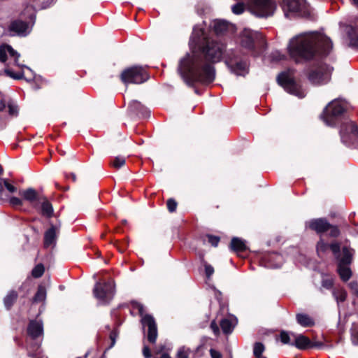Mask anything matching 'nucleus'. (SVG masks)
Listing matches in <instances>:
<instances>
[{
	"label": "nucleus",
	"instance_id": "nucleus-1",
	"mask_svg": "<svg viewBox=\"0 0 358 358\" xmlns=\"http://www.w3.org/2000/svg\"><path fill=\"white\" fill-rule=\"evenodd\" d=\"M224 45L215 39L206 41L196 50H191L180 59L178 72L185 82L209 84L215 76L213 64L220 61Z\"/></svg>",
	"mask_w": 358,
	"mask_h": 358
},
{
	"label": "nucleus",
	"instance_id": "nucleus-2",
	"mask_svg": "<svg viewBox=\"0 0 358 358\" xmlns=\"http://www.w3.org/2000/svg\"><path fill=\"white\" fill-rule=\"evenodd\" d=\"M333 48L330 38L319 32L299 34L289 41V55L296 62L315 59L317 55H327Z\"/></svg>",
	"mask_w": 358,
	"mask_h": 358
},
{
	"label": "nucleus",
	"instance_id": "nucleus-3",
	"mask_svg": "<svg viewBox=\"0 0 358 358\" xmlns=\"http://www.w3.org/2000/svg\"><path fill=\"white\" fill-rule=\"evenodd\" d=\"M20 54L9 45L0 46V62L5 64V73L15 80L22 78L24 73L22 69L27 68L18 63Z\"/></svg>",
	"mask_w": 358,
	"mask_h": 358
},
{
	"label": "nucleus",
	"instance_id": "nucleus-4",
	"mask_svg": "<svg viewBox=\"0 0 358 358\" xmlns=\"http://www.w3.org/2000/svg\"><path fill=\"white\" fill-rule=\"evenodd\" d=\"M331 250L337 260V271L341 280L347 282L352 276L350 264L353 259V250L348 247H343L340 250L339 243H333Z\"/></svg>",
	"mask_w": 358,
	"mask_h": 358
},
{
	"label": "nucleus",
	"instance_id": "nucleus-5",
	"mask_svg": "<svg viewBox=\"0 0 358 358\" xmlns=\"http://www.w3.org/2000/svg\"><path fill=\"white\" fill-rule=\"evenodd\" d=\"M240 45L251 51L256 56L263 51L266 47L264 36L257 31L249 29H243L239 36Z\"/></svg>",
	"mask_w": 358,
	"mask_h": 358
},
{
	"label": "nucleus",
	"instance_id": "nucleus-6",
	"mask_svg": "<svg viewBox=\"0 0 358 358\" xmlns=\"http://www.w3.org/2000/svg\"><path fill=\"white\" fill-rule=\"evenodd\" d=\"M277 81L286 92L300 99L303 98L306 94V90L295 80L294 71L292 69L280 73L277 77Z\"/></svg>",
	"mask_w": 358,
	"mask_h": 358
},
{
	"label": "nucleus",
	"instance_id": "nucleus-7",
	"mask_svg": "<svg viewBox=\"0 0 358 358\" xmlns=\"http://www.w3.org/2000/svg\"><path fill=\"white\" fill-rule=\"evenodd\" d=\"M346 109V103L340 99L332 101L324 109L321 118L326 125L329 127L336 126V123L340 120L341 115Z\"/></svg>",
	"mask_w": 358,
	"mask_h": 358
},
{
	"label": "nucleus",
	"instance_id": "nucleus-8",
	"mask_svg": "<svg viewBox=\"0 0 358 358\" xmlns=\"http://www.w3.org/2000/svg\"><path fill=\"white\" fill-rule=\"evenodd\" d=\"M134 310H136L141 317V324L144 332L147 331V338L150 343H155L157 338V326L155 318L149 314H144V307L138 302L132 304Z\"/></svg>",
	"mask_w": 358,
	"mask_h": 358
},
{
	"label": "nucleus",
	"instance_id": "nucleus-9",
	"mask_svg": "<svg viewBox=\"0 0 358 358\" xmlns=\"http://www.w3.org/2000/svg\"><path fill=\"white\" fill-rule=\"evenodd\" d=\"M281 7L287 17L292 15L308 17L310 15V8L306 0H283Z\"/></svg>",
	"mask_w": 358,
	"mask_h": 358
},
{
	"label": "nucleus",
	"instance_id": "nucleus-10",
	"mask_svg": "<svg viewBox=\"0 0 358 358\" xmlns=\"http://www.w3.org/2000/svg\"><path fill=\"white\" fill-rule=\"evenodd\" d=\"M93 294L99 304H108L115 294L114 282L110 280L105 282H96L93 289Z\"/></svg>",
	"mask_w": 358,
	"mask_h": 358
},
{
	"label": "nucleus",
	"instance_id": "nucleus-11",
	"mask_svg": "<svg viewBox=\"0 0 358 358\" xmlns=\"http://www.w3.org/2000/svg\"><path fill=\"white\" fill-rule=\"evenodd\" d=\"M332 71L333 69L331 66L319 62L310 72L308 79L314 85L326 84L330 80Z\"/></svg>",
	"mask_w": 358,
	"mask_h": 358
},
{
	"label": "nucleus",
	"instance_id": "nucleus-12",
	"mask_svg": "<svg viewBox=\"0 0 358 358\" xmlns=\"http://www.w3.org/2000/svg\"><path fill=\"white\" fill-rule=\"evenodd\" d=\"M275 3L272 0H252L250 7L252 14L258 17H268L275 10Z\"/></svg>",
	"mask_w": 358,
	"mask_h": 358
},
{
	"label": "nucleus",
	"instance_id": "nucleus-13",
	"mask_svg": "<svg viewBox=\"0 0 358 358\" xmlns=\"http://www.w3.org/2000/svg\"><path fill=\"white\" fill-rule=\"evenodd\" d=\"M148 79L146 71L141 66H134L124 70L121 74L122 81L127 85L129 83L141 84Z\"/></svg>",
	"mask_w": 358,
	"mask_h": 358
},
{
	"label": "nucleus",
	"instance_id": "nucleus-14",
	"mask_svg": "<svg viewBox=\"0 0 358 358\" xmlns=\"http://www.w3.org/2000/svg\"><path fill=\"white\" fill-rule=\"evenodd\" d=\"M340 135L341 141L350 146L358 141V127L350 120H345L341 126Z\"/></svg>",
	"mask_w": 358,
	"mask_h": 358
},
{
	"label": "nucleus",
	"instance_id": "nucleus-15",
	"mask_svg": "<svg viewBox=\"0 0 358 358\" xmlns=\"http://www.w3.org/2000/svg\"><path fill=\"white\" fill-rule=\"evenodd\" d=\"M35 19L36 16L32 15L30 18L32 22L31 25L34 24ZM31 27L21 20H15L9 24L8 31L11 36H26L31 32Z\"/></svg>",
	"mask_w": 358,
	"mask_h": 358
},
{
	"label": "nucleus",
	"instance_id": "nucleus-16",
	"mask_svg": "<svg viewBox=\"0 0 358 358\" xmlns=\"http://www.w3.org/2000/svg\"><path fill=\"white\" fill-rule=\"evenodd\" d=\"M210 38H208L203 27L200 25H196L193 28V31L189 41L191 50H196L201 46L206 41Z\"/></svg>",
	"mask_w": 358,
	"mask_h": 358
},
{
	"label": "nucleus",
	"instance_id": "nucleus-17",
	"mask_svg": "<svg viewBox=\"0 0 358 358\" xmlns=\"http://www.w3.org/2000/svg\"><path fill=\"white\" fill-rule=\"evenodd\" d=\"M227 64L231 71L237 76H245L248 73V66L246 62L238 61L229 57Z\"/></svg>",
	"mask_w": 358,
	"mask_h": 358
},
{
	"label": "nucleus",
	"instance_id": "nucleus-18",
	"mask_svg": "<svg viewBox=\"0 0 358 358\" xmlns=\"http://www.w3.org/2000/svg\"><path fill=\"white\" fill-rule=\"evenodd\" d=\"M306 226L315 231L317 233H322L327 230L330 224L324 219H314L306 223Z\"/></svg>",
	"mask_w": 358,
	"mask_h": 358
},
{
	"label": "nucleus",
	"instance_id": "nucleus-19",
	"mask_svg": "<svg viewBox=\"0 0 358 358\" xmlns=\"http://www.w3.org/2000/svg\"><path fill=\"white\" fill-rule=\"evenodd\" d=\"M237 318L233 315L224 318L220 322V327L224 334H231L237 324Z\"/></svg>",
	"mask_w": 358,
	"mask_h": 358
},
{
	"label": "nucleus",
	"instance_id": "nucleus-20",
	"mask_svg": "<svg viewBox=\"0 0 358 358\" xmlns=\"http://www.w3.org/2000/svg\"><path fill=\"white\" fill-rule=\"evenodd\" d=\"M266 261L265 266L271 268H277L281 266L282 263V257L278 254H271L264 257Z\"/></svg>",
	"mask_w": 358,
	"mask_h": 358
},
{
	"label": "nucleus",
	"instance_id": "nucleus-21",
	"mask_svg": "<svg viewBox=\"0 0 358 358\" xmlns=\"http://www.w3.org/2000/svg\"><path fill=\"white\" fill-rule=\"evenodd\" d=\"M27 332L33 338H37L43 334V327L41 321L32 320L29 322Z\"/></svg>",
	"mask_w": 358,
	"mask_h": 358
},
{
	"label": "nucleus",
	"instance_id": "nucleus-22",
	"mask_svg": "<svg viewBox=\"0 0 358 358\" xmlns=\"http://www.w3.org/2000/svg\"><path fill=\"white\" fill-rule=\"evenodd\" d=\"M294 338V345L299 350H306L310 348L311 341L302 334H292Z\"/></svg>",
	"mask_w": 358,
	"mask_h": 358
},
{
	"label": "nucleus",
	"instance_id": "nucleus-23",
	"mask_svg": "<svg viewBox=\"0 0 358 358\" xmlns=\"http://www.w3.org/2000/svg\"><path fill=\"white\" fill-rule=\"evenodd\" d=\"M348 44L351 48H358V29L352 27H347V38Z\"/></svg>",
	"mask_w": 358,
	"mask_h": 358
},
{
	"label": "nucleus",
	"instance_id": "nucleus-24",
	"mask_svg": "<svg viewBox=\"0 0 358 358\" xmlns=\"http://www.w3.org/2000/svg\"><path fill=\"white\" fill-rule=\"evenodd\" d=\"M298 324L303 327H313L315 324L314 320L307 314L299 313L296 316Z\"/></svg>",
	"mask_w": 358,
	"mask_h": 358
},
{
	"label": "nucleus",
	"instance_id": "nucleus-25",
	"mask_svg": "<svg viewBox=\"0 0 358 358\" xmlns=\"http://www.w3.org/2000/svg\"><path fill=\"white\" fill-rule=\"evenodd\" d=\"M56 238V229L55 227H50L45 233L44 245L48 248L55 243Z\"/></svg>",
	"mask_w": 358,
	"mask_h": 358
},
{
	"label": "nucleus",
	"instance_id": "nucleus-26",
	"mask_svg": "<svg viewBox=\"0 0 358 358\" xmlns=\"http://www.w3.org/2000/svg\"><path fill=\"white\" fill-rule=\"evenodd\" d=\"M19 194L24 198V199L30 203H32L38 199L37 192L33 188H29L25 190L20 191Z\"/></svg>",
	"mask_w": 358,
	"mask_h": 358
},
{
	"label": "nucleus",
	"instance_id": "nucleus-27",
	"mask_svg": "<svg viewBox=\"0 0 358 358\" xmlns=\"http://www.w3.org/2000/svg\"><path fill=\"white\" fill-rule=\"evenodd\" d=\"M230 247L232 250L236 252H243L247 249L245 241L236 237L231 239Z\"/></svg>",
	"mask_w": 358,
	"mask_h": 358
},
{
	"label": "nucleus",
	"instance_id": "nucleus-28",
	"mask_svg": "<svg viewBox=\"0 0 358 358\" xmlns=\"http://www.w3.org/2000/svg\"><path fill=\"white\" fill-rule=\"evenodd\" d=\"M17 298V293L14 291H10L3 299V303L7 310H9L14 304Z\"/></svg>",
	"mask_w": 358,
	"mask_h": 358
},
{
	"label": "nucleus",
	"instance_id": "nucleus-29",
	"mask_svg": "<svg viewBox=\"0 0 358 358\" xmlns=\"http://www.w3.org/2000/svg\"><path fill=\"white\" fill-rule=\"evenodd\" d=\"M229 24L225 20H217L213 22V29L217 34H222L228 29Z\"/></svg>",
	"mask_w": 358,
	"mask_h": 358
},
{
	"label": "nucleus",
	"instance_id": "nucleus-30",
	"mask_svg": "<svg viewBox=\"0 0 358 358\" xmlns=\"http://www.w3.org/2000/svg\"><path fill=\"white\" fill-rule=\"evenodd\" d=\"M292 333H289L285 331H282L280 334V341L283 344H287L289 345H294V338L292 335Z\"/></svg>",
	"mask_w": 358,
	"mask_h": 358
},
{
	"label": "nucleus",
	"instance_id": "nucleus-31",
	"mask_svg": "<svg viewBox=\"0 0 358 358\" xmlns=\"http://www.w3.org/2000/svg\"><path fill=\"white\" fill-rule=\"evenodd\" d=\"M333 243H337L336 242L332 243L329 245L327 243H324L323 240H320L317 244V252L319 256H322L324 255L329 248L331 249V245Z\"/></svg>",
	"mask_w": 358,
	"mask_h": 358
},
{
	"label": "nucleus",
	"instance_id": "nucleus-32",
	"mask_svg": "<svg viewBox=\"0 0 358 358\" xmlns=\"http://www.w3.org/2000/svg\"><path fill=\"white\" fill-rule=\"evenodd\" d=\"M46 298V290L44 286L39 285L36 294L34 296V302H41L45 301Z\"/></svg>",
	"mask_w": 358,
	"mask_h": 358
},
{
	"label": "nucleus",
	"instance_id": "nucleus-33",
	"mask_svg": "<svg viewBox=\"0 0 358 358\" xmlns=\"http://www.w3.org/2000/svg\"><path fill=\"white\" fill-rule=\"evenodd\" d=\"M42 209V214L48 217H50L52 216L53 213V208L52 205L50 202H48L47 200H45L42 203L41 206Z\"/></svg>",
	"mask_w": 358,
	"mask_h": 358
},
{
	"label": "nucleus",
	"instance_id": "nucleus-34",
	"mask_svg": "<svg viewBox=\"0 0 358 358\" xmlns=\"http://www.w3.org/2000/svg\"><path fill=\"white\" fill-rule=\"evenodd\" d=\"M333 295L336 299L337 303L343 302L347 299V292L344 289H339L333 292Z\"/></svg>",
	"mask_w": 358,
	"mask_h": 358
},
{
	"label": "nucleus",
	"instance_id": "nucleus-35",
	"mask_svg": "<svg viewBox=\"0 0 358 358\" xmlns=\"http://www.w3.org/2000/svg\"><path fill=\"white\" fill-rule=\"evenodd\" d=\"M264 350V345L262 343L257 342L255 343L253 347V354L256 358L264 357V356L262 355Z\"/></svg>",
	"mask_w": 358,
	"mask_h": 358
},
{
	"label": "nucleus",
	"instance_id": "nucleus-36",
	"mask_svg": "<svg viewBox=\"0 0 358 358\" xmlns=\"http://www.w3.org/2000/svg\"><path fill=\"white\" fill-rule=\"evenodd\" d=\"M245 6L243 2H238L231 7V11L235 15L242 14L245 11Z\"/></svg>",
	"mask_w": 358,
	"mask_h": 358
},
{
	"label": "nucleus",
	"instance_id": "nucleus-37",
	"mask_svg": "<svg viewBox=\"0 0 358 358\" xmlns=\"http://www.w3.org/2000/svg\"><path fill=\"white\" fill-rule=\"evenodd\" d=\"M125 158L121 156L116 157L110 162L112 166L115 169H120L125 164Z\"/></svg>",
	"mask_w": 358,
	"mask_h": 358
},
{
	"label": "nucleus",
	"instance_id": "nucleus-38",
	"mask_svg": "<svg viewBox=\"0 0 358 358\" xmlns=\"http://www.w3.org/2000/svg\"><path fill=\"white\" fill-rule=\"evenodd\" d=\"M44 273V266L43 264L36 265L32 270L31 274L34 278H40Z\"/></svg>",
	"mask_w": 358,
	"mask_h": 358
},
{
	"label": "nucleus",
	"instance_id": "nucleus-39",
	"mask_svg": "<svg viewBox=\"0 0 358 358\" xmlns=\"http://www.w3.org/2000/svg\"><path fill=\"white\" fill-rule=\"evenodd\" d=\"M189 352V349L182 347L178 350L177 358H188Z\"/></svg>",
	"mask_w": 358,
	"mask_h": 358
},
{
	"label": "nucleus",
	"instance_id": "nucleus-40",
	"mask_svg": "<svg viewBox=\"0 0 358 358\" xmlns=\"http://www.w3.org/2000/svg\"><path fill=\"white\" fill-rule=\"evenodd\" d=\"M352 336L353 342L358 345V324L354 323L352 327Z\"/></svg>",
	"mask_w": 358,
	"mask_h": 358
},
{
	"label": "nucleus",
	"instance_id": "nucleus-41",
	"mask_svg": "<svg viewBox=\"0 0 358 358\" xmlns=\"http://www.w3.org/2000/svg\"><path fill=\"white\" fill-rule=\"evenodd\" d=\"M9 203L11 206L14 207L20 206L22 205V200L20 198L12 196L9 199Z\"/></svg>",
	"mask_w": 358,
	"mask_h": 358
},
{
	"label": "nucleus",
	"instance_id": "nucleus-42",
	"mask_svg": "<svg viewBox=\"0 0 358 358\" xmlns=\"http://www.w3.org/2000/svg\"><path fill=\"white\" fill-rule=\"evenodd\" d=\"M207 239L209 243H210L213 246L216 247L220 241V238L217 236L208 235Z\"/></svg>",
	"mask_w": 358,
	"mask_h": 358
},
{
	"label": "nucleus",
	"instance_id": "nucleus-43",
	"mask_svg": "<svg viewBox=\"0 0 358 358\" xmlns=\"http://www.w3.org/2000/svg\"><path fill=\"white\" fill-rule=\"evenodd\" d=\"M177 203L175 200L170 199L167 201V208L170 212H174L176 210Z\"/></svg>",
	"mask_w": 358,
	"mask_h": 358
},
{
	"label": "nucleus",
	"instance_id": "nucleus-44",
	"mask_svg": "<svg viewBox=\"0 0 358 358\" xmlns=\"http://www.w3.org/2000/svg\"><path fill=\"white\" fill-rule=\"evenodd\" d=\"M8 113L10 115H17L18 113V108L16 105L13 103H9L8 106Z\"/></svg>",
	"mask_w": 358,
	"mask_h": 358
},
{
	"label": "nucleus",
	"instance_id": "nucleus-45",
	"mask_svg": "<svg viewBox=\"0 0 358 358\" xmlns=\"http://www.w3.org/2000/svg\"><path fill=\"white\" fill-rule=\"evenodd\" d=\"M57 0H45L41 3V8L46 9L56 3Z\"/></svg>",
	"mask_w": 358,
	"mask_h": 358
},
{
	"label": "nucleus",
	"instance_id": "nucleus-46",
	"mask_svg": "<svg viewBox=\"0 0 358 358\" xmlns=\"http://www.w3.org/2000/svg\"><path fill=\"white\" fill-rule=\"evenodd\" d=\"M205 273L208 278H210L214 273L213 267L210 264H205Z\"/></svg>",
	"mask_w": 358,
	"mask_h": 358
},
{
	"label": "nucleus",
	"instance_id": "nucleus-47",
	"mask_svg": "<svg viewBox=\"0 0 358 358\" xmlns=\"http://www.w3.org/2000/svg\"><path fill=\"white\" fill-rule=\"evenodd\" d=\"M348 285L352 293L358 296V283L355 281H352L350 282Z\"/></svg>",
	"mask_w": 358,
	"mask_h": 358
},
{
	"label": "nucleus",
	"instance_id": "nucleus-48",
	"mask_svg": "<svg viewBox=\"0 0 358 358\" xmlns=\"http://www.w3.org/2000/svg\"><path fill=\"white\" fill-rule=\"evenodd\" d=\"M325 346H326L325 344L321 341H311L310 348H318V349H322Z\"/></svg>",
	"mask_w": 358,
	"mask_h": 358
},
{
	"label": "nucleus",
	"instance_id": "nucleus-49",
	"mask_svg": "<svg viewBox=\"0 0 358 358\" xmlns=\"http://www.w3.org/2000/svg\"><path fill=\"white\" fill-rule=\"evenodd\" d=\"M329 229H330L329 235L332 237H336L339 235V230L336 227L331 226Z\"/></svg>",
	"mask_w": 358,
	"mask_h": 358
},
{
	"label": "nucleus",
	"instance_id": "nucleus-50",
	"mask_svg": "<svg viewBox=\"0 0 358 358\" xmlns=\"http://www.w3.org/2000/svg\"><path fill=\"white\" fill-rule=\"evenodd\" d=\"M4 186L8 191L11 193H13L17 190V188L14 185L8 183L6 180H4Z\"/></svg>",
	"mask_w": 358,
	"mask_h": 358
},
{
	"label": "nucleus",
	"instance_id": "nucleus-51",
	"mask_svg": "<svg viewBox=\"0 0 358 358\" xmlns=\"http://www.w3.org/2000/svg\"><path fill=\"white\" fill-rule=\"evenodd\" d=\"M164 347L162 346L159 349L155 350V353L156 354L162 353L160 358H171V357L166 352H164Z\"/></svg>",
	"mask_w": 358,
	"mask_h": 358
},
{
	"label": "nucleus",
	"instance_id": "nucleus-52",
	"mask_svg": "<svg viewBox=\"0 0 358 358\" xmlns=\"http://www.w3.org/2000/svg\"><path fill=\"white\" fill-rule=\"evenodd\" d=\"M210 328L213 330L215 335L217 336L220 334V329L215 321H213L210 324Z\"/></svg>",
	"mask_w": 358,
	"mask_h": 358
},
{
	"label": "nucleus",
	"instance_id": "nucleus-53",
	"mask_svg": "<svg viewBox=\"0 0 358 358\" xmlns=\"http://www.w3.org/2000/svg\"><path fill=\"white\" fill-rule=\"evenodd\" d=\"M117 336V333L116 331H113L110 334V339L111 340L110 348L113 347L115 343V340Z\"/></svg>",
	"mask_w": 358,
	"mask_h": 358
},
{
	"label": "nucleus",
	"instance_id": "nucleus-54",
	"mask_svg": "<svg viewBox=\"0 0 358 358\" xmlns=\"http://www.w3.org/2000/svg\"><path fill=\"white\" fill-rule=\"evenodd\" d=\"M143 355L145 357V358H151V352L150 348L144 345L143 349Z\"/></svg>",
	"mask_w": 358,
	"mask_h": 358
},
{
	"label": "nucleus",
	"instance_id": "nucleus-55",
	"mask_svg": "<svg viewBox=\"0 0 358 358\" xmlns=\"http://www.w3.org/2000/svg\"><path fill=\"white\" fill-rule=\"evenodd\" d=\"M322 286L327 289H329L333 285V281L331 279H325L322 280Z\"/></svg>",
	"mask_w": 358,
	"mask_h": 358
},
{
	"label": "nucleus",
	"instance_id": "nucleus-56",
	"mask_svg": "<svg viewBox=\"0 0 358 358\" xmlns=\"http://www.w3.org/2000/svg\"><path fill=\"white\" fill-rule=\"evenodd\" d=\"M210 352L212 358H220L221 357L220 354L218 352H217L216 350L211 349Z\"/></svg>",
	"mask_w": 358,
	"mask_h": 358
},
{
	"label": "nucleus",
	"instance_id": "nucleus-57",
	"mask_svg": "<svg viewBox=\"0 0 358 358\" xmlns=\"http://www.w3.org/2000/svg\"><path fill=\"white\" fill-rule=\"evenodd\" d=\"M5 108V103L3 101L0 100V111L2 110Z\"/></svg>",
	"mask_w": 358,
	"mask_h": 358
},
{
	"label": "nucleus",
	"instance_id": "nucleus-58",
	"mask_svg": "<svg viewBox=\"0 0 358 358\" xmlns=\"http://www.w3.org/2000/svg\"><path fill=\"white\" fill-rule=\"evenodd\" d=\"M352 4L358 8V0H351Z\"/></svg>",
	"mask_w": 358,
	"mask_h": 358
},
{
	"label": "nucleus",
	"instance_id": "nucleus-59",
	"mask_svg": "<svg viewBox=\"0 0 358 358\" xmlns=\"http://www.w3.org/2000/svg\"><path fill=\"white\" fill-rule=\"evenodd\" d=\"M3 191V185L0 182V195L2 194Z\"/></svg>",
	"mask_w": 358,
	"mask_h": 358
},
{
	"label": "nucleus",
	"instance_id": "nucleus-60",
	"mask_svg": "<svg viewBox=\"0 0 358 358\" xmlns=\"http://www.w3.org/2000/svg\"><path fill=\"white\" fill-rule=\"evenodd\" d=\"M133 105H134L137 107V106H139L141 104L138 101H135L133 102Z\"/></svg>",
	"mask_w": 358,
	"mask_h": 358
},
{
	"label": "nucleus",
	"instance_id": "nucleus-61",
	"mask_svg": "<svg viewBox=\"0 0 358 358\" xmlns=\"http://www.w3.org/2000/svg\"><path fill=\"white\" fill-rule=\"evenodd\" d=\"M71 176L72 178V180L73 181H75L76 180V175L74 173H71Z\"/></svg>",
	"mask_w": 358,
	"mask_h": 358
},
{
	"label": "nucleus",
	"instance_id": "nucleus-62",
	"mask_svg": "<svg viewBox=\"0 0 358 358\" xmlns=\"http://www.w3.org/2000/svg\"><path fill=\"white\" fill-rule=\"evenodd\" d=\"M3 172V169L1 167V166H0V173H1Z\"/></svg>",
	"mask_w": 358,
	"mask_h": 358
},
{
	"label": "nucleus",
	"instance_id": "nucleus-63",
	"mask_svg": "<svg viewBox=\"0 0 358 358\" xmlns=\"http://www.w3.org/2000/svg\"><path fill=\"white\" fill-rule=\"evenodd\" d=\"M259 358H267V357H259Z\"/></svg>",
	"mask_w": 358,
	"mask_h": 358
},
{
	"label": "nucleus",
	"instance_id": "nucleus-64",
	"mask_svg": "<svg viewBox=\"0 0 358 358\" xmlns=\"http://www.w3.org/2000/svg\"><path fill=\"white\" fill-rule=\"evenodd\" d=\"M77 358H85V357H77Z\"/></svg>",
	"mask_w": 358,
	"mask_h": 358
}]
</instances>
